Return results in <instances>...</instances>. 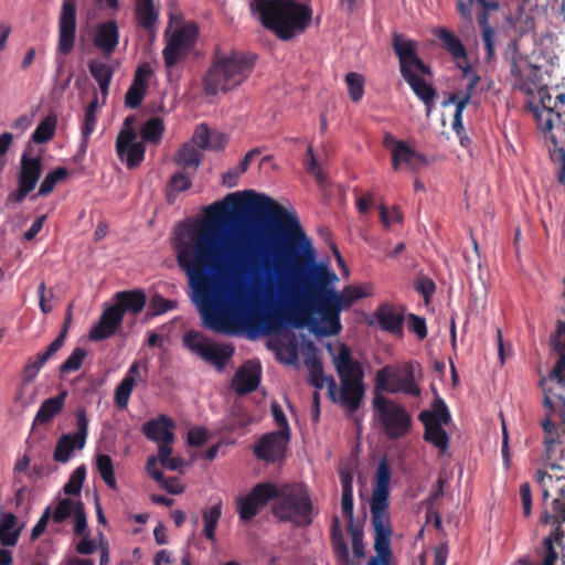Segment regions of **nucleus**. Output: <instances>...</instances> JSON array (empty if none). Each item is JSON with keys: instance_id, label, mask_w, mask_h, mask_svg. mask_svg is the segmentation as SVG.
Wrapping results in <instances>:
<instances>
[{"instance_id": "obj_13", "label": "nucleus", "mask_w": 565, "mask_h": 565, "mask_svg": "<svg viewBox=\"0 0 565 565\" xmlns=\"http://www.w3.org/2000/svg\"><path fill=\"white\" fill-rule=\"evenodd\" d=\"M77 30V7L76 0H63L57 20V45L58 54L66 56L75 46Z\"/></svg>"}, {"instance_id": "obj_7", "label": "nucleus", "mask_w": 565, "mask_h": 565, "mask_svg": "<svg viewBox=\"0 0 565 565\" xmlns=\"http://www.w3.org/2000/svg\"><path fill=\"white\" fill-rule=\"evenodd\" d=\"M534 480L541 488L543 501L546 502L552 498L551 503L544 508L540 518L541 523L555 525L545 539H551L552 546H555V543L559 545L565 536V531L562 527V524L565 523V476L537 469Z\"/></svg>"}, {"instance_id": "obj_48", "label": "nucleus", "mask_w": 565, "mask_h": 565, "mask_svg": "<svg viewBox=\"0 0 565 565\" xmlns=\"http://www.w3.org/2000/svg\"><path fill=\"white\" fill-rule=\"evenodd\" d=\"M54 355L53 352H51L47 348L44 352L38 353L34 356H31L24 369H23V376L25 380L31 381L33 380L40 370L45 365V363Z\"/></svg>"}, {"instance_id": "obj_22", "label": "nucleus", "mask_w": 565, "mask_h": 565, "mask_svg": "<svg viewBox=\"0 0 565 565\" xmlns=\"http://www.w3.org/2000/svg\"><path fill=\"white\" fill-rule=\"evenodd\" d=\"M119 43V29L115 20H108L97 24L93 36L94 46L105 56H110Z\"/></svg>"}, {"instance_id": "obj_9", "label": "nucleus", "mask_w": 565, "mask_h": 565, "mask_svg": "<svg viewBox=\"0 0 565 565\" xmlns=\"http://www.w3.org/2000/svg\"><path fill=\"white\" fill-rule=\"evenodd\" d=\"M422 379V365L416 361L387 364L375 374V390L388 394L420 397L419 381Z\"/></svg>"}, {"instance_id": "obj_25", "label": "nucleus", "mask_w": 565, "mask_h": 565, "mask_svg": "<svg viewBox=\"0 0 565 565\" xmlns=\"http://www.w3.org/2000/svg\"><path fill=\"white\" fill-rule=\"evenodd\" d=\"M174 427L175 424L172 418L167 415H160L158 418L147 422L142 427V433L149 440L158 444L164 441L173 443L175 438Z\"/></svg>"}, {"instance_id": "obj_8", "label": "nucleus", "mask_w": 565, "mask_h": 565, "mask_svg": "<svg viewBox=\"0 0 565 565\" xmlns=\"http://www.w3.org/2000/svg\"><path fill=\"white\" fill-rule=\"evenodd\" d=\"M273 513L284 522L303 527L312 523L313 504L308 487L303 483H287L278 487Z\"/></svg>"}, {"instance_id": "obj_32", "label": "nucleus", "mask_w": 565, "mask_h": 565, "mask_svg": "<svg viewBox=\"0 0 565 565\" xmlns=\"http://www.w3.org/2000/svg\"><path fill=\"white\" fill-rule=\"evenodd\" d=\"M330 542L333 554L338 563L348 565L349 563V548L341 529L339 516L334 515L331 522Z\"/></svg>"}, {"instance_id": "obj_31", "label": "nucleus", "mask_w": 565, "mask_h": 565, "mask_svg": "<svg viewBox=\"0 0 565 565\" xmlns=\"http://www.w3.org/2000/svg\"><path fill=\"white\" fill-rule=\"evenodd\" d=\"M436 35L441 42V46L451 55L456 65L458 62H462L468 58L467 50L462 41L452 31L446 28H439Z\"/></svg>"}, {"instance_id": "obj_47", "label": "nucleus", "mask_w": 565, "mask_h": 565, "mask_svg": "<svg viewBox=\"0 0 565 565\" xmlns=\"http://www.w3.org/2000/svg\"><path fill=\"white\" fill-rule=\"evenodd\" d=\"M68 177V170L64 167H58L53 171L49 172L40 184L38 194L39 196H45L53 192L55 185L65 180Z\"/></svg>"}, {"instance_id": "obj_1", "label": "nucleus", "mask_w": 565, "mask_h": 565, "mask_svg": "<svg viewBox=\"0 0 565 565\" xmlns=\"http://www.w3.org/2000/svg\"><path fill=\"white\" fill-rule=\"evenodd\" d=\"M205 214L199 224H179L178 228L192 230L186 237H175L174 250L207 329L228 331L220 303L243 311V278L247 276L256 280L264 275L269 281L275 274L280 281L290 273L303 286L301 295L292 287L286 306L255 316L264 333L277 332L285 322L302 328L318 313L328 326L327 333L338 334L341 310L371 296L363 286L350 285L340 294L329 288L337 276L315 267V249L296 212L287 211L268 195L254 191L230 193L224 201L209 205Z\"/></svg>"}, {"instance_id": "obj_51", "label": "nucleus", "mask_w": 565, "mask_h": 565, "mask_svg": "<svg viewBox=\"0 0 565 565\" xmlns=\"http://www.w3.org/2000/svg\"><path fill=\"white\" fill-rule=\"evenodd\" d=\"M86 478V467L81 465L71 475L68 481L64 484L63 491L66 495H78L82 491Z\"/></svg>"}, {"instance_id": "obj_46", "label": "nucleus", "mask_w": 565, "mask_h": 565, "mask_svg": "<svg viewBox=\"0 0 565 565\" xmlns=\"http://www.w3.org/2000/svg\"><path fill=\"white\" fill-rule=\"evenodd\" d=\"M96 468L103 481L113 490L117 489L113 459L109 455L100 454L96 457Z\"/></svg>"}, {"instance_id": "obj_10", "label": "nucleus", "mask_w": 565, "mask_h": 565, "mask_svg": "<svg viewBox=\"0 0 565 565\" xmlns=\"http://www.w3.org/2000/svg\"><path fill=\"white\" fill-rule=\"evenodd\" d=\"M372 404L375 416L387 438L396 440L409 434L413 418L403 405L380 393L374 395Z\"/></svg>"}, {"instance_id": "obj_3", "label": "nucleus", "mask_w": 565, "mask_h": 565, "mask_svg": "<svg viewBox=\"0 0 565 565\" xmlns=\"http://www.w3.org/2000/svg\"><path fill=\"white\" fill-rule=\"evenodd\" d=\"M250 9L262 25L282 41L302 33L312 19V10L296 0H254Z\"/></svg>"}, {"instance_id": "obj_14", "label": "nucleus", "mask_w": 565, "mask_h": 565, "mask_svg": "<svg viewBox=\"0 0 565 565\" xmlns=\"http://www.w3.org/2000/svg\"><path fill=\"white\" fill-rule=\"evenodd\" d=\"M405 312L406 308L402 305L382 302L369 318L367 326L377 327L380 330L396 338H402L406 318Z\"/></svg>"}, {"instance_id": "obj_57", "label": "nucleus", "mask_w": 565, "mask_h": 565, "mask_svg": "<svg viewBox=\"0 0 565 565\" xmlns=\"http://www.w3.org/2000/svg\"><path fill=\"white\" fill-rule=\"evenodd\" d=\"M74 533L77 536L86 535L87 533V516L85 505L82 501H76V509L74 511Z\"/></svg>"}, {"instance_id": "obj_53", "label": "nucleus", "mask_w": 565, "mask_h": 565, "mask_svg": "<svg viewBox=\"0 0 565 565\" xmlns=\"http://www.w3.org/2000/svg\"><path fill=\"white\" fill-rule=\"evenodd\" d=\"M86 356L87 351L85 349H74L71 355L60 365V372L70 373L78 371L82 367Z\"/></svg>"}, {"instance_id": "obj_36", "label": "nucleus", "mask_w": 565, "mask_h": 565, "mask_svg": "<svg viewBox=\"0 0 565 565\" xmlns=\"http://www.w3.org/2000/svg\"><path fill=\"white\" fill-rule=\"evenodd\" d=\"M470 102L469 93H452L449 97L444 100L443 106H447L449 104L456 105V110L452 119V130L457 134L458 137L465 132L463 124H462V113L467 105Z\"/></svg>"}, {"instance_id": "obj_20", "label": "nucleus", "mask_w": 565, "mask_h": 565, "mask_svg": "<svg viewBox=\"0 0 565 565\" xmlns=\"http://www.w3.org/2000/svg\"><path fill=\"white\" fill-rule=\"evenodd\" d=\"M122 320L124 318L117 307L114 305L107 307L103 311L98 322L90 330L89 339L93 341H102L115 335Z\"/></svg>"}, {"instance_id": "obj_19", "label": "nucleus", "mask_w": 565, "mask_h": 565, "mask_svg": "<svg viewBox=\"0 0 565 565\" xmlns=\"http://www.w3.org/2000/svg\"><path fill=\"white\" fill-rule=\"evenodd\" d=\"M333 363L340 382H363L364 372L362 365L352 358L351 350L345 344L340 345L339 353L334 356Z\"/></svg>"}, {"instance_id": "obj_49", "label": "nucleus", "mask_w": 565, "mask_h": 565, "mask_svg": "<svg viewBox=\"0 0 565 565\" xmlns=\"http://www.w3.org/2000/svg\"><path fill=\"white\" fill-rule=\"evenodd\" d=\"M345 83L351 100L359 103L364 95V77L359 73L350 72L345 75Z\"/></svg>"}, {"instance_id": "obj_64", "label": "nucleus", "mask_w": 565, "mask_h": 565, "mask_svg": "<svg viewBox=\"0 0 565 565\" xmlns=\"http://www.w3.org/2000/svg\"><path fill=\"white\" fill-rule=\"evenodd\" d=\"M153 75V71L149 63L139 65L135 72L132 85L148 89V81Z\"/></svg>"}, {"instance_id": "obj_42", "label": "nucleus", "mask_w": 565, "mask_h": 565, "mask_svg": "<svg viewBox=\"0 0 565 565\" xmlns=\"http://www.w3.org/2000/svg\"><path fill=\"white\" fill-rule=\"evenodd\" d=\"M164 124L160 117H151L140 128V137L143 141L159 143L164 132Z\"/></svg>"}, {"instance_id": "obj_55", "label": "nucleus", "mask_w": 565, "mask_h": 565, "mask_svg": "<svg viewBox=\"0 0 565 565\" xmlns=\"http://www.w3.org/2000/svg\"><path fill=\"white\" fill-rule=\"evenodd\" d=\"M536 556L541 558V565H555L558 559V553L555 546H552L551 539H544L540 548L536 550Z\"/></svg>"}, {"instance_id": "obj_18", "label": "nucleus", "mask_w": 565, "mask_h": 565, "mask_svg": "<svg viewBox=\"0 0 565 565\" xmlns=\"http://www.w3.org/2000/svg\"><path fill=\"white\" fill-rule=\"evenodd\" d=\"M116 152L128 169H135L143 161L146 148L141 142L137 141V137L128 132L117 136Z\"/></svg>"}, {"instance_id": "obj_40", "label": "nucleus", "mask_w": 565, "mask_h": 565, "mask_svg": "<svg viewBox=\"0 0 565 565\" xmlns=\"http://www.w3.org/2000/svg\"><path fill=\"white\" fill-rule=\"evenodd\" d=\"M423 425L425 427V441L434 445L436 448L440 450L441 454H445L449 446V436L443 428V425H439V423H426Z\"/></svg>"}, {"instance_id": "obj_16", "label": "nucleus", "mask_w": 565, "mask_h": 565, "mask_svg": "<svg viewBox=\"0 0 565 565\" xmlns=\"http://www.w3.org/2000/svg\"><path fill=\"white\" fill-rule=\"evenodd\" d=\"M392 47L398 57L402 76L414 70L423 75H431L430 67L417 54L415 41L406 39L403 34L394 33Z\"/></svg>"}, {"instance_id": "obj_34", "label": "nucleus", "mask_w": 565, "mask_h": 565, "mask_svg": "<svg viewBox=\"0 0 565 565\" xmlns=\"http://www.w3.org/2000/svg\"><path fill=\"white\" fill-rule=\"evenodd\" d=\"M418 419L423 423H439V425H448L451 416L445 401L438 395L434 398L431 411H423L418 415Z\"/></svg>"}, {"instance_id": "obj_38", "label": "nucleus", "mask_w": 565, "mask_h": 565, "mask_svg": "<svg viewBox=\"0 0 565 565\" xmlns=\"http://www.w3.org/2000/svg\"><path fill=\"white\" fill-rule=\"evenodd\" d=\"M136 19L140 26L146 30L154 28L159 13L153 7V0H136Z\"/></svg>"}, {"instance_id": "obj_17", "label": "nucleus", "mask_w": 565, "mask_h": 565, "mask_svg": "<svg viewBox=\"0 0 565 565\" xmlns=\"http://www.w3.org/2000/svg\"><path fill=\"white\" fill-rule=\"evenodd\" d=\"M290 437L291 436L276 431L263 435L254 446L253 451L255 457L267 463H274L284 459Z\"/></svg>"}, {"instance_id": "obj_28", "label": "nucleus", "mask_w": 565, "mask_h": 565, "mask_svg": "<svg viewBox=\"0 0 565 565\" xmlns=\"http://www.w3.org/2000/svg\"><path fill=\"white\" fill-rule=\"evenodd\" d=\"M147 302L146 294L142 290H124L115 295L114 306L120 311L124 317L126 312L132 315L140 313Z\"/></svg>"}, {"instance_id": "obj_44", "label": "nucleus", "mask_w": 565, "mask_h": 565, "mask_svg": "<svg viewBox=\"0 0 565 565\" xmlns=\"http://www.w3.org/2000/svg\"><path fill=\"white\" fill-rule=\"evenodd\" d=\"M56 126V116L52 114L46 116L34 129L31 140L36 143H45L50 141L55 135Z\"/></svg>"}, {"instance_id": "obj_35", "label": "nucleus", "mask_w": 565, "mask_h": 565, "mask_svg": "<svg viewBox=\"0 0 565 565\" xmlns=\"http://www.w3.org/2000/svg\"><path fill=\"white\" fill-rule=\"evenodd\" d=\"M202 161L201 152L192 143H183L173 157V162L183 170L192 169L195 173Z\"/></svg>"}, {"instance_id": "obj_30", "label": "nucleus", "mask_w": 565, "mask_h": 565, "mask_svg": "<svg viewBox=\"0 0 565 565\" xmlns=\"http://www.w3.org/2000/svg\"><path fill=\"white\" fill-rule=\"evenodd\" d=\"M66 397L67 391H62L58 395L44 399L33 419V427L47 424L58 415L64 407Z\"/></svg>"}, {"instance_id": "obj_33", "label": "nucleus", "mask_w": 565, "mask_h": 565, "mask_svg": "<svg viewBox=\"0 0 565 565\" xmlns=\"http://www.w3.org/2000/svg\"><path fill=\"white\" fill-rule=\"evenodd\" d=\"M233 354L234 348L232 345L211 342L201 358L222 371Z\"/></svg>"}, {"instance_id": "obj_26", "label": "nucleus", "mask_w": 565, "mask_h": 565, "mask_svg": "<svg viewBox=\"0 0 565 565\" xmlns=\"http://www.w3.org/2000/svg\"><path fill=\"white\" fill-rule=\"evenodd\" d=\"M339 394L335 392V403H340L350 414L355 413L364 395L363 382H340Z\"/></svg>"}, {"instance_id": "obj_60", "label": "nucleus", "mask_w": 565, "mask_h": 565, "mask_svg": "<svg viewBox=\"0 0 565 565\" xmlns=\"http://www.w3.org/2000/svg\"><path fill=\"white\" fill-rule=\"evenodd\" d=\"M191 186H192L191 177L185 172V170L173 174L168 184L169 191H175V192L186 191Z\"/></svg>"}, {"instance_id": "obj_61", "label": "nucleus", "mask_w": 565, "mask_h": 565, "mask_svg": "<svg viewBox=\"0 0 565 565\" xmlns=\"http://www.w3.org/2000/svg\"><path fill=\"white\" fill-rule=\"evenodd\" d=\"M565 313V308L562 310ZM551 344L555 353H565V322L558 320L556 330L551 337Z\"/></svg>"}, {"instance_id": "obj_37", "label": "nucleus", "mask_w": 565, "mask_h": 565, "mask_svg": "<svg viewBox=\"0 0 565 565\" xmlns=\"http://www.w3.org/2000/svg\"><path fill=\"white\" fill-rule=\"evenodd\" d=\"M199 35V26L194 22H189L179 28L172 36L168 40V43L172 45L181 46L190 51L196 43Z\"/></svg>"}, {"instance_id": "obj_52", "label": "nucleus", "mask_w": 565, "mask_h": 565, "mask_svg": "<svg viewBox=\"0 0 565 565\" xmlns=\"http://www.w3.org/2000/svg\"><path fill=\"white\" fill-rule=\"evenodd\" d=\"M188 50L167 42L162 51L164 66L168 70L173 68L179 62L183 61L188 56Z\"/></svg>"}, {"instance_id": "obj_62", "label": "nucleus", "mask_w": 565, "mask_h": 565, "mask_svg": "<svg viewBox=\"0 0 565 565\" xmlns=\"http://www.w3.org/2000/svg\"><path fill=\"white\" fill-rule=\"evenodd\" d=\"M147 89L130 85L125 96V105L129 108H137L141 105L143 97L146 96Z\"/></svg>"}, {"instance_id": "obj_56", "label": "nucleus", "mask_w": 565, "mask_h": 565, "mask_svg": "<svg viewBox=\"0 0 565 565\" xmlns=\"http://www.w3.org/2000/svg\"><path fill=\"white\" fill-rule=\"evenodd\" d=\"M175 305L173 301L163 298L161 295L156 294L150 299L149 305V315L151 316H160L172 309H174Z\"/></svg>"}, {"instance_id": "obj_29", "label": "nucleus", "mask_w": 565, "mask_h": 565, "mask_svg": "<svg viewBox=\"0 0 565 565\" xmlns=\"http://www.w3.org/2000/svg\"><path fill=\"white\" fill-rule=\"evenodd\" d=\"M402 77L409 85L414 94L424 103L427 108V114H429L437 97V92L434 86L428 84L414 71L403 75Z\"/></svg>"}, {"instance_id": "obj_15", "label": "nucleus", "mask_w": 565, "mask_h": 565, "mask_svg": "<svg viewBox=\"0 0 565 565\" xmlns=\"http://www.w3.org/2000/svg\"><path fill=\"white\" fill-rule=\"evenodd\" d=\"M42 174L41 157H30L28 152L21 156V168L18 177V189L10 193L8 201L21 203L28 194L35 188Z\"/></svg>"}, {"instance_id": "obj_45", "label": "nucleus", "mask_w": 565, "mask_h": 565, "mask_svg": "<svg viewBox=\"0 0 565 565\" xmlns=\"http://www.w3.org/2000/svg\"><path fill=\"white\" fill-rule=\"evenodd\" d=\"M182 342L184 348L200 358L211 343L202 332L195 330L186 331L182 337Z\"/></svg>"}, {"instance_id": "obj_43", "label": "nucleus", "mask_w": 565, "mask_h": 565, "mask_svg": "<svg viewBox=\"0 0 565 565\" xmlns=\"http://www.w3.org/2000/svg\"><path fill=\"white\" fill-rule=\"evenodd\" d=\"M222 515V502L203 510L202 518L204 523L203 534L210 541H215V530Z\"/></svg>"}, {"instance_id": "obj_23", "label": "nucleus", "mask_w": 565, "mask_h": 565, "mask_svg": "<svg viewBox=\"0 0 565 565\" xmlns=\"http://www.w3.org/2000/svg\"><path fill=\"white\" fill-rule=\"evenodd\" d=\"M262 370L259 364L246 363L241 366L233 380L232 385L238 395H246L254 392L260 383Z\"/></svg>"}, {"instance_id": "obj_11", "label": "nucleus", "mask_w": 565, "mask_h": 565, "mask_svg": "<svg viewBox=\"0 0 565 565\" xmlns=\"http://www.w3.org/2000/svg\"><path fill=\"white\" fill-rule=\"evenodd\" d=\"M277 495V484L269 481L255 484L246 495L236 499L239 520L245 523L252 521Z\"/></svg>"}, {"instance_id": "obj_39", "label": "nucleus", "mask_w": 565, "mask_h": 565, "mask_svg": "<svg viewBox=\"0 0 565 565\" xmlns=\"http://www.w3.org/2000/svg\"><path fill=\"white\" fill-rule=\"evenodd\" d=\"M88 68L93 78L98 83L100 93L106 96L114 74L113 68L99 60H92L88 63Z\"/></svg>"}, {"instance_id": "obj_50", "label": "nucleus", "mask_w": 565, "mask_h": 565, "mask_svg": "<svg viewBox=\"0 0 565 565\" xmlns=\"http://www.w3.org/2000/svg\"><path fill=\"white\" fill-rule=\"evenodd\" d=\"M348 533L351 536L352 553L358 559L365 556L364 534L363 529L359 524H347Z\"/></svg>"}, {"instance_id": "obj_27", "label": "nucleus", "mask_w": 565, "mask_h": 565, "mask_svg": "<svg viewBox=\"0 0 565 565\" xmlns=\"http://www.w3.org/2000/svg\"><path fill=\"white\" fill-rule=\"evenodd\" d=\"M140 377V364L135 361L129 366L126 375L115 390V404L119 409L127 407L130 395L134 391L137 380Z\"/></svg>"}, {"instance_id": "obj_6", "label": "nucleus", "mask_w": 565, "mask_h": 565, "mask_svg": "<svg viewBox=\"0 0 565 565\" xmlns=\"http://www.w3.org/2000/svg\"><path fill=\"white\" fill-rule=\"evenodd\" d=\"M544 406L550 413L541 422L544 433L542 456L545 467L551 471L564 470V466L557 461V448L561 455L565 450V397L552 388H544Z\"/></svg>"}, {"instance_id": "obj_2", "label": "nucleus", "mask_w": 565, "mask_h": 565, "mask_svg": "<svg viewBox=\"0 0 565 565\" xmlns=\"http://www.w3.org/2000/svg\"><path fill=\"white\" fill-rule=\"evenodd\" d=\"M510 73L514 89L529 97L527 107L548 148L551 159L559 166L557 181L565 185V93L550 94L541 67L526 60L511 62Z\"/></svg>"}, {"instance_id": "obj_5", "label": "nucleus", "mask_w": 565, "mask_h": 565, "mask_svg": "<svg viewBox=\"0 0 565 565\" xmlns=\"http://www.w3.org/2000/svg\"><path fill=\"white\" fill-rule=\"evenodd\" d=\"M255 64L253 56L241 52L222 53L215 51L212 63L203 77L202 85L205 95L216 96L227 93L244 83Z\"/></svg>"}, {"instance_id": "obj_4", "label": "nucleus", "mask_w": 565, "mask_h": 565, "mask_svg": "<svg viewBox=\"0 0 565 565\" xmlns=\"http://www.w3.org/2000/svg\"><path fill=\"white\" fill-rule=\"evenodd\" d=\"M390 481L391 468L387 459L383 457L377 465L375 487L370 504L376 556H372L367 565H388L392 556L391 536L393 531L388 514Z\"/></svg>"}, {"instance_id": "obj_24", "label": "nucleus", "mask_w": 565, "mask_h": 565, "mask_svg": "<svg viewBox=\"0 0 565 565\" xmlns=\"http://www.w3.org/2000/svg\"><path fill=\"white\" fill-rule=\"evenodd\" d=\"M305 365L309 371L310 384L321 390L324 386L328 388V395L332 401H335L337 383L332 376H327L323 372L321 360L313 353L306 356Z\"/></svg>"}, {"instance_id": "obj_63", "label": "nucleus", "mask_w": 565, "mask_h": 565, "mask_svg": "<svg viewBox=\"0 0 565 565\" xmlns=\"http://www.w3.org/2000/svg\"><path fill=\"white\" fill-rule=\"evenodd\" d=\"M407 324L408 330L416 334L419 339H425L427 337V327L424 318L409 313L407 316Z\"/></svg>"}, {"instance_id": "obj_54", "label": "nucleus", "mask_w": 565, "mask_h": 565, "mask_svg": "<svg viewBox=\"0 0 565 565\" xmlns=\"http://www.w3.org/2000/svg\"><path fill=\"white\" fill-rule=\"evenodd\" d=\"M76 509V502H73L71 499H61L54 510L51 512V518L55 523H62L71 515H74V511Z\"/></svg>"}, {"instance_id": "obj_12", "label": "nucleus", "mask_w": 565, "mask_h": 565, "mask_svg": "<svg viewBox=\"0 0 565 565\" xmlns=\"http://www.w3.org/2000/svg\"><path fill=\"white\" fill-rule=\"evenodd\" d=\"M77 431L74 434H63L56 441L53 452V459L56 462L66 463L75 449H83L88 435V418L85 408L76 411Z\"/></svg>"}, {"instance_id": "obj_41", "label": "nucleus", "mask_w": 565, "mask_h": 565, "mask_svg": "<svg viewBox=\"0 0 565 565\" xmlns=\"http://www.w3.org/2000/svg\"><path fill=\"white\" fill-rule=\"evenodd\" d=\"M17 516L9 512L0 518V543L4 546H14L19 540V531H14Z\"/></svg>"}, {"instance_id": "obj_58", "label": "nucleus", "mask_w": 565, "mask_h": 565, "mask_svg": "<svg viewBox=\"0 0 565 565\" xmlns=\"http://www.w3.org/2000/svg\"><path fill=\"white\" fill-rule=\"evenodd\" d=\"M558 359L548 374V382H555L558 388L565 386V353H556Z\"/></svg>"}, {"instance_id": "obj_59", "label": "nucleus", "mask_w": 565, "mask_h": 565, "mask_svg": "<svg viewBox=\"0 0 565 565\" xmlns=\"http://www.w3.org/2000/svg\"><path fill=\"white\" fill-rule=\"evenodd\" d=\"M457 67L461 70L462 75L468 81L467 89L465 90H457L456 93H469L470 96L472 95V92L480 81L479 75L471 68L468 58L462 62H458Z\"/></svg>"}, {"instance_id": "obj_21", "label": "nucleus", "mask_w": 565, "mask_h": 565, "mask_svg": "<svg viewBox=\"0 0 565 565\" xmlns=\"http://www.w3.org/2000/svg\"><path fill=\"white\" fill-rule=\"evenodd\" d=\"M392 168L394 171L399 170L402 166L409 170H419L428 164L426 157L413 148L405 141H398L392 148Z\"/></svg>"}]
</instances>
